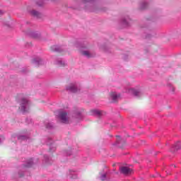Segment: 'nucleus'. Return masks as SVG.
<instances>
[{
    "instance_id": "nucleus-25",
    "label": "nucleus",
    "mask_w": 181,
    "mask_h": 181,
    "mask_svg": "<svg viewBox=\"0 0 181 181\" xmlns=\"http://www.w3.org/2000/svg\"><path fill=\"white\" fill-rule=\"evenodd\" d=\"M51 49L52 50V52H62V49L57 45L52 46L51 47Z\"/></svg>"
},
{
    "instance_id": "nucleus-35",
    "label": "nucleus",
    "mask_w": 181,
    "mask_h": 181,
    "mask_svg": "<svg viewBox=\"0 0 181 181\" xmlns=\"http://www.w3.org/2000/svg\"><path fill=\"white\" fill-rule=\"evenodd\" d=\"M3 13H4V11L0 10V15H3Z\"/></svg>"
},
{
    "instance_id": "nucleus-33",
    "label": "nucleus",
    "mask_w": 181,
    "mask_h": 181,
    "mask_svg": "<svg viewBox=\"0 0 181 181\" xmlns=\"http://www.w3.org/2000/svg\"><path fill=\"white\" fill-rule=\"evenodd\" d=\"M117 138H118L117 139V144H119V136H117Z\"/></svg>"
},
{
    "instance_id": "nucleus-37",
    "label": "nucleus",
    "mask_w": 181,
    "mask_h": 181,
    "mask_svg": "<svg viewBox=\"0 0 181 181\" xmlns=\"http://www.w3.org/2000/svg\"><path fill=\"white\" fill-rule=\"evenodd\" d=\"M146 37L148 39V38H149V37H150V36H149V35H147Z\"/></svg>"
},
{
    "instance_id": "nucleus-23",
    "label": "nucleus",
    "mask_w": 181,
    "mask_h": 181,
    "mask_svg": "<svg viewBox=\"0 0 181 181\" xmlns=\"http://www.w3.org/2000/svg\"><path fill=\"white\" fill-rule=\"evenodd\" d=\"M91 11L93 12H97V11H100L98 4H93V6L91 7Z\"/></svg>"
},
{
    "instance_id": "nucleus-18",
    "label": "nucleus",
    "mask_w": 181,
    "mask_h": 181,
    "mask_svg": "<svg viewBox=\"0 0 181 181\" xmlns=\"http://www.w3.org/2000/svg\"><path fill=\"white\" fill-rule=\"evenodd\" d=\"M45 125L47 129H53V128H54V125L53 124V123L45 122Z\"/></svg>"
},
{
    "instance_id": "nucleus-8",
    "label": "nucleus",
    "mask_w": 181,
    "mask_h": 181,
    "mask_svg": "<svg viewBox=\"0 0 181 181\" xmlns=\"http://www.w3.org/2000/svg\"><path fill=\"white\" fill-rule=\"evenodd\" d=\"M74 117L76 118V119H78V121H81L83 118H84V116L83 115V110H77L74 112Z\"/></svg>"
},
{
    "instance_id": "nucleus-5",
    "label": "nucleus",
    "mask_w": 181,
    "mask_h": 181,
    "mask_svg": "<svg viewBox=\"0 0 181 181\" xmlns=\"http://www.w3.org/2000/svg\"><path fill=\"white\" fill-rule=\"evenodd\" d=\"M126 93L129 94H133L134 97H141L142 95V91L139 87L136 88H126Z\"/></svg>"
},
{
    "instance_id": "nucleus-4",
    "label": "nucleus",
    "mask_w": 181,
    "mask_h": 181,
    "mask_svg": "<svg viewBox=\"0 0 181 181\" xmlns=\"http://www.w3.org/2000/svg\"><path fill=\"white\" fill-rule=\"evenodd\" d=\"M29 138V133H28L27 131H24L23 133L21 134H13L11 136V141L13 142H15L16 139L18 141H25Z\"/></svg>"
},
{
    "instance_id": "nucleus-15",
    "label": "nucleus",
    "mask_w": 181,
    "mask_h": 181,
    "mask_svg": "<svg viewBox=\"0 0 181 181\" xmlns=\"http://www.w3.org/2000/svg\"><path fill=\"white\" fill-rule=\"evenodd\" d=\"M33 165V158L28 160L25 164L23 165V168H31Z\"/></svg>"
},
{
    "instance_id": "nucleus-3",
    "label": "nucleus",
    "mask_w": 181,
    "mask_h": 181,
    "mask_svg": "<svg viewBox=\"0 0 181 181\" xmlns=\"http://www.w3.org/2000/svg\"><path fill=\"white\" fill-rule=\"evenodd\" d=\"M58 118L62 124H70V122H71L70 117L67 115V112L64 110H60L59 112Z\"/></svg>"
},
{
    "instance_id": "nucleus-26",
    "label": "nucleus",
    "mask_w": 181,
    "mask_h": 181,
    "mask_svg": "<svg viewBox=\"0 0 181 181\" xmlns=\"http://www.w3.org/2000/svg\"><path fill=\"white\" fill-rule=\"evenodd\" d=\"M5 141V136H0V144H2Z\"/></svg>"
},
{
    "instance_id": "nucleus-32",
    "label": "nucleus",
    "mask_w": 181,
    "mask_h": 181,
    "mask_svg": "<svg viewBox=\"0 0 181 181\" xmlns=\"http://www.w3.org/2000/svg\"><path fill=\"white\" fill-rule=\"evenodd\" d=\"M5 26H7L8 28H9L11 26V24L9 23V22H6V23H4Z\"/></svg>"
},
{
    "instance_id": "nucleus-7",
    "label": "nucleus",
    "mask_w": 181,
    "mask_h": 181,
    "mask_svg": "<svg viewBox=\"0 0 181 181\" xmlns=\"http://www.w3.org/2000/svg\"><path fill=\"white\" fill-rule=\"evenodd\" d=\"M119 98H121V94L117 92H112L110 93V99L112 101V103H117V101H118Z\"/></svg>"
},
{
    "instance_id": "nucleus-9",
    "label": "nucleus",
    "mask_w": 181,
    "mask_h": 181,
    "mask_svg": "<svg viewBox=\"0 0 181 181\" xmlns=\"http://www.w3.org/2000/svg\"><path fill=\"white\" fill-rule=\"evenodd\" d=\"M33 64H35V66H40L42 64H45V60L39 57H37L33 59Z\"/></svg>"
},
{
    "instance_id": "nucleus-16",
    "label": "nucleus",
    "mask_w": 181,
    "mask_h": 181,
    "mask_svg": "<svg viewBox=\"0 0 181 181\" xmlns=\"http://www.w3.org/2000/svg\"><path fill=\"white\" fill-rule=\"evenodd\" d=\"M31 37H33L34 39H40L41 35L40 33L35 31V32H32L30 33Z\"/></svg>"
},
{
    "instance_id": "nucleus-31",
    "label": "nucleus",
    "mask_w": 181,
    "mask_h": 181,
    "mask_svg": "<svg viewBox=\"0 0 181 181\" xmlns=\"http://www.w3.org/2000/svg\"><path fill=\"white\" fill-rule=\"evenodd\" d=\"M48 141H47V145H50L51 144H52V139H50V138H48Z\"/></svg>"
},
{
    "instance_id": "nucleus-19",
    "label": "nucleus",
    "mask_w": 181,
    "mask_h": 181,
    "mask_svg": "<svg viewBox=\"0 0 181 181\" xmlns=\"http://www.w3.org/2000/svg\"><path fill=\"white\" fill-rule=\"evenodd\" d=\"M43 161L45 162L47 165H50L52 163V158L49 157V156H44Z\"/></svg>"
},
{
    "instance_id": "nucleus-10",
    "label": "nucleus",
    "mask_w": 181,
    "mask_h": 181,
    "mask_svg": "<svg viewBox=\"0 0 181 181\" xmlns=\"http://www.w3.org/2000/svg\"><path fill=\"white\" fill-rule=\"evenodd\" d=\"M121 23L123 25L124 28H127V26H129V24L131 23V18H129V16L123 17L121 21Z\"/></svg>"
},
{
    "instance_id": "nucleus-17",
    "label": "nucleus",
    "mask_w": 181,
    "mask_h": 181,
    "mask_svg": "<svg viewBox=\"0 0 181 181\" xmlns=\"http://www.w3.org/2000/svg\"><path fill=\"white\" fill-rule=\"evenodd\" d=\"M30 14L33 16H35V18H40L42 16V13H39V11H37L36 10H32L30 11Z\"/></svg>"
},
{
    "instance_id": "nucleus-34",
    "label": "nucleus",
    "mask_w": 181,
    "mask_h": 181,
    "mask_svg": "<svg viewBox=\"0 0 181 181\" xmlns=\"http://www.w3.org/2000/svg\"><path fill=\"white\" fill-rule=\"evenodd\" d=\"M103 50H105V52H107V48H105V47H102Z\"/></svg>"
},
{
    "instance_id": "nucleus-20",
    "label": "nucleus",
    "mask_w": 181,
    "mask_h": 181,
    "mask_svg": "<svg viewBox=\"0 0 181 181\" xmlns=\"http://www.w3.org/2000/svg\"><path fill=\"white\" fill-rule=\"evenodd\" d=\"M69 177H71V179H77V174L75 171L69 170Z\"/></svg>"
},
{
    "instance_id": "nucleus-6",
    "label": "nucleus",
    "mask_w": 181,
    "mask_h": 181,
    "mask_svg": "<svg viewBox=\"0 0 181 181\" xmlns=\"http://www.w3.org/2000/svg\"><path fill=\"white\" fill-rule=\"evenodd\" d=\"M66 90L70 93H77V91L80 90V88L78 87V83H70L68 86H66Z\"/></svg>"
},
{
    "instance_id": "nucleus-2",
    "label": "nucleus",
    "mask_w": 181,
    "mask_h": 181,
    "mask_svg": "<svg viewBox=\"0 0 181 181\" xmlns=\"http://www.w3.org/2000/svg\"><path fill=\"white\" fill-rule=\"evenodd\" d=\"M19 104V110L21 112H28L29 111V107H30V104L29 103V100L26 98H22L18 100Z\"/></svg>"
},
{
    "instance_id": "nucleus-21",
    "label": "nucleus",
    "mask_w": 181,
    "mask_h": 181,
    "mask_svg": "<svg viewBox=\"0 0 181 181\" xmlns=\"http://www.w3.org/2000/svg\"><path fill=\"white\" fill-rule=\"evenodd\" d=\"M100 179L102 181L107 180V171L105 173H100Z\"/></svg>"
},
{
    "instance_id": "nucleus-13",
    "label": "nucleus",
    "mask_w": 181,
    "mask_h": 181,
    "mask_svg": "<svg viewBox=\"0 0 181 181\" xmlns=\"http://www.w3.org/2000/svg\"><path fill=\"white\" fill-rule=\"evenodd\" d=\"M181 149V143L180 141L176 142L170 148V152H176V151H179Z\"/></svg>"
},
{
    "instance_id": "nucleus-27",
    "label": "nucleus",
    "mask_w": 181,
    "mask_h": 181,
    "mask_svg": "<svg viewBox=\"0 0 181 181\" xmlns=\"http://www.w3.org/2000/svg\"><path fill=\"white\" fill-rule=\"evenodd\" d=\"M45 3L43 2V1H37V5H38V6H43V4H44Z\"/></svg>"
},
{
    "instance_id": "nucleus-29",
    "label": "nucleus",
    "mask_w": 181,
    "mask_h": 181,
    "mask_svg": "<svg viewBox=\"0 0 181 181\" xmlns=\"http://www.w3.org/2000/svg\"><path fill=\"white\" fill-rule=\"evenodd\" d=\"M23 175H25V173H23V171H21H21L18 172V176H19L20 177H22V176H23Z\"/></svg>"
},
{
    "instance_id": "nucleus-22",
    "label": "nucleus",
    "mask_w": 181,
    "mask_h": 181,
    "mask_svg": "<svg viewBox=\"0 0 181 181\" xmlns=\"http://www.w3.org/2000/svg\"><path fill=\"white\" fill-rule=\"evenodd\" d=\"M95 0H82V4H83V5H93V3L95 1Z\"/></svg>"
},
{
    "instance_id": "nucleus-24",
    "label": "nucleus",
    "mask_w": 181,
    "mask_h": 181,
    "mask_svg": "<svg viewBox=\"0 0 181 181\" xmlns=\"http://www.w3.org/2000/svg\"><path fill=\"white\" fill-rule=\"evenodd\" d=\"M148 7V1H142L140 4V8L141 9H145Z\"/></svg>"
},
{
    "instance_id": "nucleus-14",
    "label": "nucleus",
    "mask_w": 181,
    "mask_h": 181,
    "mask_svg": "<svg viewBox=\"0 0 181 181\" xmlns=\"http://www.w3.org/2000/svg\"><path fill=\"white\" fill-rule=\"evenodd\" d=\"M54 64L57 66H59V67H64L66 66V61L62 59H58L54 62Z\"/></svg>"
},
{
    "instance_id": "nucleus-36",
    "label": "nucleus",
    "mask_w": 181,
    "mask_h": 181,
    "mask_svg": "<svg viewBox=\"0 0 181 181\" xmlns=\"http://www.w3.org/2000/svg\"><path fill=\"white\" fill-rule=\"evenodd\" d=\"M171 88H172L173 91H175V88H173V86H171Z\"/></svg>"
},
{
    "instance_id": "nucleus-11",
    "label": "nucleus",
    "mask_w": 181,
    "mask_h": 181,
    "mask_svg": "<svg viewBox=\"0 0 181 181\" xmlns=\"http://www.w3.org/2000/svg\"><path fill=\"white\" fill-rule=\"evenodd\" d=\"M90 114L91 115H95V117H98V118H100L102 115H104V112L95 109L90 111Z\"/></svg>"
},
{
    "instance_id": "nucleus-1",
    "label": "nucleus",
    "mask_w": 181,
    "mask_h": 181,
    "mask_svg": "<svg viewBox=\"0 0 181 181\" xmlns=\"http://www.w3.org/2000/svg\"><path fill=\"white\" fill-rule=\"evenodd\" d=\"M75 47L78 49L81 56H83L87 59H91V57H94V56H95V54L91 51V47L90 46V44L87 42L81 44L76 43L75 44Z\"/></svg>"
},
{
    "instance_id": "nucleus-30",
    "label": "nucleus",
    "mask_w": 181,
    "mask_h": 181,
    "mask_svg": "<svg viewBox=\"0 0 181 181\" xmlns=\"http://www.w3.org/2000/svg\"><path fill=\"white\" fill-rule=\"evenodd\" d=\"M65 153L70 156V155H71V151H65Z\"/></svg>"
},
{
    "instance_id": "nucleus-12",
    "label": "nucleus",
    "mask_w": 181,
    "mask_h": 181,
    "mask_svg": "<svg viewBox=\"0 0 181 181\" xmlns=\"http://www.w3.org/2000/svg\"><path fill=\"white\" fill-rule=\"evenodd\" d=\"M120 172L121 173H123V175H131V173H132V170L128 167H121Z\"/></svg>"
},
{
    "instance_id": "nucleus-28",
    "label": "nucleus",
    "mask_w": 181,
    "mask_h": 181,
    "mask_svg": "<svg viewBox=\"0 0 181 181\" xmlns=\"http://www.w3.org/2000/svg\"><path fill=\"white\" fill-rule=\"evenodd\" d=\"M49 151L50 152H54V151H56V147H49Z\"/></svg>"
}]
</instances>
